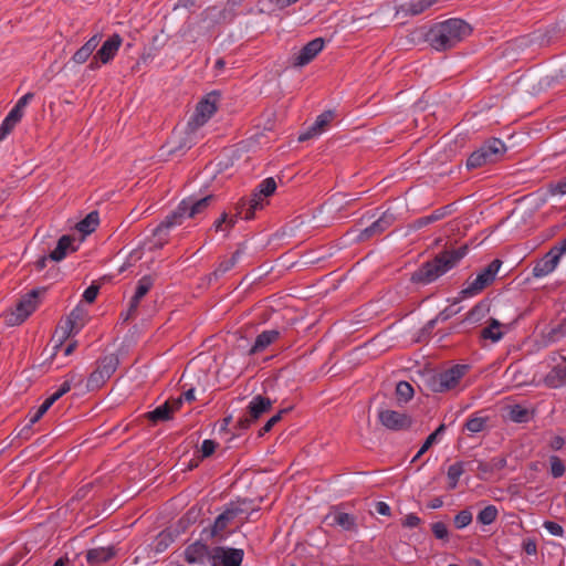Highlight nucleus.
<instances>
[{
    "instance_id": "nucleus-1",
    "label": "nucleus",
    "mask_w": 566,
    "mask_h": 566,
    "mask_svg": "<svg viewBox=\"0 0 566 566\" xmlns=\"http://www.w3.org/2000/svg\"><path fill=\"white\" fill-rule=\"evenodd\" d=\"M468 252L469 248L467 244H463L458 249H446L436 254L431 260L423 262L416 271H413L411 273L410 281L423 286L431 284L454 269Z\"/></svg>"
},
{
    "instance_id": "nucleus-2",
    "label": "nucleus",
    "mask_w": 566,
    "mask_h": 566,
    "mask_svg": "<svg viewBox=\"0 0 566 566\" xmlns=\"http://www.w3.org/2000/svg\"><path fill=\"white\" fill-rule=\"evenodd\" d=\"M472 33V28L462 19H448L433 24L426 33V41L437 51H447Z\"/></svg>"
},
{
    "instance_id": "nucleus-3",
    "label": "nucleus",
    "mask_w": 566,
    "mask_h": 566,
    "mask_svg": "<svg viewBox=\"0 0 566 566\" xmlns=\"http://www.w3.org/2000/svg\"><path fill=\"white\" fill-rule=\"evenodd\" d=\"M212 200V195L200 199L188 197L181 200L177 208L155 228L154 235L161 239L163 234L166 235L171 228L181 224L186 218H195L205 212Z\"/></svg>"
},
{
    "instance_id": "nucleus-4",
    "label": "nucleus",
    "mask_w": 566,
    "mask_h": 566,
    "mask_svg": "<svg viewBox=\"0 0 566 566\" xmlns=\"http://www.w3.org/2000/svg\"><path fill=\"white\" fill-rule=\"evenodd\" d=\"M507 148L505 144L499 138H490L484 142L476 150L471 153L467 159V168L469 170L480 168L484 165L494 164L499 161Z\"/></svg>"
},
{
    "instance_id": "nucleus-5",
    "label": "nucleus",
    "mask_w": 566,
    "mask_h": 566,
    "mask_svg": "<svg viewBox=\"0 0 566 566\" xmlns=\"http://www.w3.org/2000/svg\"><path fill=\"white\" fill-rule=\"evenodd\" d=\"M469 368V365H454L441 373L431 374L426 380L427 387L432 392H444L453 389Z\"/></svg>"
},
{
    "instance_id": "nucleus-6",
    "label": "nucleus",
    "mask_w": 566,
    "mask_h": 566,
    "mask_svg": "<svg viewBox=\"0 0 566 566\" xmlns=\"http://www.w3.org/2000/svg\"><path fill=\"white\" fill-rule=\"evenodd\" d=\"M273 400L269 397L262 395L254 396L248 403L244 415H242L234 424V429L238 432L233 434H240L241 431L248 430L264 413L271 410Z\"/></svg>"
},
{
    "instance_id": "nucleus-7",
    "label": "nucleus",
    "mask_w": 566,
    "mask_h": 566,
    "mask_svg": "<svg viewBox=\"0 0 566 566\" xmlns=\"http://www.w3.org/2000/svg\"><path fill=\"white\" fill-rule=\"evenodd\" d=\"M119 358L116 354H108L96 361V368L87 378L86 387L90 391L101 388L116 371Z\"/></svg>"
},
{
    "instance_id": "nucleus-8",
    "label": "nucleus",
    "mask_w": 566,
    "mask_h": 566,
    "mask_svg": "<svg viewBox=\"0 0 566 566\" xmlns=\"http://www.w3.org/2000/svg\"><path fill=\"white\" fill-rule=\"evenodd\" d=\"M566 253L565 239L551 248V250L539 260H537L532 269L534 277H544L551 274L558 265L560 258Z\"/></svg>"
},
{
    "instance_id": "nucleus-9",
    "label": "nucleus",
    "mask_w": 566,
    "mask_h": 566,
    "mask_svg": "<svg viewBox=\"0 0 566 566\" xmlns=\"http://www.w3.org/2000/svg\"><path fill=\"white\" fill-rule=\"evenodd\" d=\"M276 189V182L273 177L265 178L254 189L251 198H249V209L245 213V220L254 218L255 211L264 208V199L274 193Z\"/></svg>"
},
{
    "instance_id": "nucleus-10",
    "label": "nucleus",
    "mask_w": 566,
    "mask_h": 566,
    "mask_svg": "<svg viewBox=\"0 0 566 566\" xmlns=\"http://www.w3.org/2000/svg\"><path fill=\"white\" fill-rule=\"evenodd\" d=\"M41 293L40 290H32L25 294L17 304L14 312H12L7 322L9 325H20L23 323L36 308L38 297Z\"/></svg>"
},
{
    "instance_id": "nucleus-11",
    "label": "nucleus",
    "mask_w": 566,
    "mask_h": 566,
    "mask_svg": "<svg viewBox=\"0 0 566 566\" xmlns=\"http://www.w3.org/2000/svg\"><path fill=\"white\" fill-rule=\"evenodd\" d=\"M549 360L554 366L543 378V384L549 389H558L566 386V356L552 353Z\"/></svg>"
},
{
    "instance_id": "nucleus-12",
    "label": "nucleus",
    "mask_w": 566,
    "mask_h": 566,
    "mask_svg": "<svg viewBox=\"0 0 566 566\" xmlns=\"http://www.w3.org/2000/svg\"><path fill=\"white\" fill-rule=\"evenodd\" d=\"M244 552L241 548L214 546L211 548L210 566H241Z\"/></svg>"
},
{
    "instance_id": "nucleus-13",
    "label": "nucleus",
    "mask_w": 566,
    "mask_h": 566,
    "mask_svg": "<svg viewBox=\"0 0 566 566\" xmlns=\"http://www.w3.org/2000/svg\"><path fill=\"white\" fill-rule=\"evenodd\" d=\"M325 46L323 38H315L307 42L296 54L292 56L294 67H303L311 63Z\"/></svg>"
},
{
    "instance_id": "nucleus-14",
    "label": "nucleus",
    "mask_w": 566,
    "mask_h": 566,
    "mask_svg": "<svg viewBox=\"0 0 566 566\" xmlns=\"http://www.w3.org/2000/svg\"><path fill=\"white\" fill-rule=\"evenodd\" d=\"M218 99L219 93L217 92H211L201 99L196 106V111L190 123H193L196 126H202L206 124L217 112Z\"/></svg>"
},
{
    "instance_id": "nucleus-15",
    "label": "nucleus",
    "mask_w": 566,
    "mask_h": 566,
    "mask_svg": "<svg viewBox=\"0 0 566 566\" xmlns=\"http://www.w3.org/2000/svg\"><path fill=\"white\" fill-rule=\"evenodd\" d=\"M378 419L385 428L392 431L406 430L412 423L408 415L390 409L379 410Z\"/></svg>"
},
{
    "instance_id": "nucleus-16",
    "label": "nucleus",
    "mask_w": 566,
    "mask_h": 566,
    "mask_svg": "<svg viewBox=\"0 0 566 566\" xmlns=\"http://www.w3.org/2000/svg\"><path fill=\"white\" fill-rule=\"evenodd\" d=\"M86 311L77 305L72 310L64 324L59 328L63 331V337L69 338L71 335L77 334L85 324Z\"/></svg>"
},
{
    "instance_id": "nucleus-17",
    "label": "nucleus",
    "mask_w": 566,
    "mask_h": 566,
    "mask_svg": "<svg viewBox=\"0 0 566 566\" xmlns=\"http://www.w3.org/2000/svg\"><path fill=\"white\" fill-rule=\"evenodd\" d=\"M326 518L332 520V526H339L343 531L354 533L358 531L357 517L353 514L343 512L339 506L332 507V511Z\"/></svg>"
},
{
    "instance_id": "nucleus-18",
    "label": "nucleus",
    "mask_w": 566,
    "mask_h": 566,
    "mask_svg": "<svg viewBox=\"0 0 566 566\" xmlns=\"http://www.w3.org/2000/svg\"><path fill=\"white\" fill-rule=\"evenodd\" d=\"M394 220L395 217L392 213L384 212L376 221L359 232L357 240L366 241L377 234L382 233L392 224Z\"/></svg>"
},
{
    "instance_id": "nucleus-19",
    "label": "nucleus",
    "mask_w": 566,
    "mask_h": 566,
    "mask_svg": "<svg viewBox=\"0 0 566 566\" xmlns=\"http://www.w3.org/2000/svg\"><path fill=\"white\" fill-rule=\"evenodd\" d=\"M334 118L333 111H325L319 114L315 122L298 136V142L303 143L321 135Z\"/></svg>"
},
{
    "instance_id": "nucleus-20",
    "label": "nucleus",
    "mask_w": 566,
    "mask_h": 566,
    "mask_svg": "<svg viewBox=\"0 0 566 566\" xmlns=\"http://www.w3.org/2000/svg\"><path fill=\"white\" fill-rule=\"evenodd\" d=\"M211 548L207 544L197 541L188 545L185 549V559L189 564H205L210 563Z\"/></svg>"
},
{
    "instance_id": "nucleus-21",
    "label": "nucleus",
    "mask_w": 566,
    "mask_h": 566,
    "mask_svg": "<svg viewBox=\"0 0 566 566\" xmlns=\"http://www.w3.org/2000/svg\"><path fill=\"white\" fill-rule=\"evenodd\" d=\"M122 43L123 39L118 33L112 34L96 51L97 59H99L103 64L109 63L117 54Z\"/></svg>"
},
{
    "instance_id": "nucleus-22",
    "label": "nucleus",
    "mask_w": 566,
    "mask_h": 566,
    "mask_svg": "<svg viewBox=\"0 0 566 566\" xmlns=\"http://www.w3.org/2000/svg\"><path fill=\"white\" fill-rule=\"evenodd\" d=\"M102 40V34L96 33L91 36L72 56V61L76 64L85 63L96 50Z\"/></svg>"
},
{
    "instance_id": "nucleus-23",
    "label": "nucleus",
    "mask_w": 566,
    "mask_h": 566,
    "mask_svg": "<svg viewBox=\"0 0 566 566\" xmlns=\"http://www.w3.org/2000/svg\"><path fill=\"white\" fill-rule=\"evenodd\" d=\"M75 239L72 235L65 234L62 235L55 249L49 254L50 260L54 262L62 261L69 252H74L77 250V247L74 245Z\"/></svg>"
},
{
    "instance_id": "nucleus-24",
    "label": "nucleus",
    "mask_w": 566,
    "mask_h": 566,
    "mask_svg": "<svg viewBox=\"0 0 566 566\" xmlns=\"http://www.w3.org/2000/svg\"><path fill=\"white\" fill-rule=\"evenodd\" d=\"M234 518L235 517L233 515V512H231L229 506H227V509L216 517L213 524L210 526L209 536L211 538L220 537L222 539V533L233 522Z\"/></svg>"
},
{
    "instance_id": "nucleus-25",
    "label": "nucleus",
    "mask_w": 566,
    "mask_h": 566,
    "mask_svg": "<svg viewBox=\"0 0 566 566\" xmlns=\"http://www.w3.org/2000/svg\"><path fill=\"white\" fill-rule=\"evenodd\" d=\"M452 206L453 205H447L444 207L436 209L428 216L416 219L413 221L412 227L415 229H421L423 227H427L436 221H439V220L446 218L447 216L452 213V211H453Z\"/></svg>"
},
{
    "instance_id": "nucleus-26",
    "label": "nucleus",
    "mask_w": 566,
    "mask_h": 566,
    "mask_svg": "<svg viewBox=\"0 0 566 566\" xmlns=\"http://www.w3.org/2000/svg\"><path fill=\"white\" fill-rule=\"evenodd\" d=\"M244 253V245L240 244L239 248L232 253L231 258L228 260L221 261L218 266L214 269V271L210 274V280L213 277L214 280H218L222 275H224L227 272L232 270L235 264L239 262L241 255Z\"/></svg>"
},
{
    "instance_id": "nucleus-27",
    "label": "nucleus",
    "mask_w": 566,
    "mask_h": 566,
    "mask_svg": "<svg viewBox=\"0 0 566 566\" xmlns=\"http://www.w3.org/2000/svg\"><path fill=\"white\" fill-rule=\"evenodd\" d=\"M116 555V549L114 546L108 547H96L88 549L86 553V560L91 565L106 563L111 560Z\"/></svg>"
},
{
    "instance_id": "nucleus-28",
    "label": "nucleus",
    "mask_w": 566,
    "mask_h": 566,
    "mask_svg": "<svg viewBox=\"0 0 566 566\" xmlns=\"http://www.w3.org/2000/svg\"><path fill=\"white\" fill-rule=\"evenodd\" d=\"M280 337V332L276 329L263 331L255 338L254 344L249 350L250 355H254L264 350L269 345L275 342Z\"/></svg>"
},
{
    "instance_id": "nucleus-29",
    "label": "nucleus",
    "mask_w": 566,
    "mask_h": 566,
    "mask_svg": "<svg viewBox=\"0 0 566 566\" xmlns=\"http://www.w3.org/2000/svg\"><path fill=\"white\" fill-rule=\"evenodd\" d=\"M438 2L439 0H410L400 6V11L407 15H418Z\"/></svg>"
},
{
    "instance_id": "nucleus-30",
    "label": "nucleus",
    "mask_w": 566,
    "mask_h": 566,
    "mask_svg": "<svg viewBox=\"0 0 566 566\" xmlns=\"http://www.w3.org/2000/svg\"><path fill=\"white\" fill-rule=\"evenodd\" d=\"M476 470L481 474L479 476L482 478V475H491L494 474L495 472L501 471L506 467L507 461L505 457H495L488 462L479 460L476 461Z\"/></svg>"
},
{
    "instance_id": "nucleus-31",
    "label": "nucleus",
    "mask_w": 566,
    "mask_h": 566,
    "mask_svg": "<svg viewBox=\"0 0 566 566\" xmlns=\"http://www.w3.org/2000/svg\"><path fill=\"white\" fill-rule=\"evenodd\" d=\"M506 411V417L515 423H526L534 416L533 411L517 403L507 406Z\"/></svg>"
},
{
    "instance_id": "nucleus-32",
    "label": "nucleus",
    "mask_w": 566,
    "mask_h": 566,
    "mask_svg": "<svg viewBox=\"0 0 566 566\" xmlns=\"http://www.w3.org/2000/svg\"><path fill=\"white\" fill-rule=\"evenodd\" d=\"M145 418L153 424L170 420L172 418L170 405L164 402L154 410L146 412Z\"/></svg>"
},
{
    "instance_id": "nucleus-33",
    "label": "nucleus",
    "mask_w": 566,
    "mask_h": 566,
    "mask_svg": "<svg viewBox=\"0 0 566 566\" xmlns=\"http://www.w3.org/2000/svg\"><path fill=\"white\" fill-rule=\"evenodd\" d=\"M490 311V302L489 300L484 298L476 303L467 314L465 322H469L470 324H475L480 322L482 318L485 317V315Z\"/></svg>"
},
{
    "instance_id": "nucleus-34",
    "label": "nucleus",
    "mask_w": 566,
    "mask_h": 566,
    "mask_svg": "<svg viewBox=\"0 0 566 566\" xmlns=\"http://www.w3.org/2000/svg\"><path fill=\"white\" fill-rule=\"evenodd\" d=\"M179 531L171 528L164 530L158 534L155 541L154 549L156 553L165 552L176 539Z\"/></svg>"
},
{
    "instance_id": "nucleus-35",
    "label": "nucleus",
    "mask_w": 566,
    "mask_h": 566,
    "mask_svg": "<svg viewBox=\"0 0 566 566\" xmlns=\"http://www.w3.org/2000/svg\"><path fill=\"white\" fill-rule=\"evenodd\" d=\"M502 323L496 318H490L489 326L484 327L480 332V337L483 339H490L493 343H497L503 338V332H501Z\"/></svg>"
},
{
    "instance_id": "nucleus-36",
    "label": "nucleus",
    "mask_w": 566,
    "mask_h": 566,
    "mask_svg": "<svg viewBox=\"0 0 566 566\" xmlns=\"http://www.w3.org/2000/svg\"><path fill=\"white\" fill-rule=\"evenodd\" d=\"M99 224V217L97 211H91L84 219H82L77 224L76 229L78 232L84 235L91 234L95 231L97 226Z\"/></svg>"
},
{
    "instance_id": "nucleus-37",
    "label": "nucleus",
    "mask_w": 566,
    "mask_h": 566,
    "mask_svg": "<svg viewBox=\"0 0 566 566\" xmlns=\"http://www.w3.org/2000/svg\"><path fill=\"white\" fill-rule=\"evenodd\" d=\"M485 287L483 283H481L478 277H469L464 284V287L459 292L460 300L473 297L480 294Z\"/></svg>"
},
{
    "instance_id": "nucleus-38",
    "label": "nucleus",
    "mask_w": 566,
    "mask_h": 566,
    "mask_svg": "<svg viewBox=\"0 0 566 566\" xmlns=\"http://www.w3.org/2000/svg\"><path fill=\"white\" fill-rule=\"evenodd\" d=\"M471 463L472 462L465 463L462 461H458L448 468L447 476H448V482H449L448 483L449 490H454L458 486L459 479L464 472L465 464H471Z\"/></svg>"
},
{
    "instance_id": "nucleus-39",
    "label": "nucleus",
    "mask_w": 566,
    "mask_h": 566,
    "mask_svg": "<svg viewBox=\"0 0 566 566\" xmlns=\"http://www.w3.org/2000/svg\"><path fill=\"white\" fill-rule=\"evenodd\" d=\"M446 429V424L441 423L432 433H430L411 462H416L418 459H420V457L424 454L433 443L437 442L438 438L444 433Z\"/></svg>"
},
{
    "instance_id": "nucleus-40",
    "label": "nucleus",
    "mask_w": 566,
    "mask_h": 566,
    "mask_svg": "<svg viewBox=\"0 0 566 566\" xmlns=\"http://www.w3.org/2000/svg\"><path fill=\"white\" fill-rule=\"evenodd\" d=\"M497 515L499 511L496 506L490 504L479 512L476 521L482 525H490L495 522Z\"/></svg>"
},
{
    "instance_id": "nucleus-41",
    "label": "nucleus",
    "mask_w": 566,
    "mask_h": 566,
    "mask_svg": "<svg viewBox=\"0 0 566 566\" xmlns=\"http://www.w3.org/2000/svg\"><path fill=\"white\" fill-rule=\"evenodd\" d=\"M413 388L408 381H399L396 386V397L399 402H408L413 397Z\"/></svg>"
},
{
    "instance_id": "nucleus-42",
    "label": "nucleus",
    "mask_w": 566,
    "mask_h": 566,
    "mask_svg": "<svg viewBox=\"0 0 566 566\" xmlns=\"http://www.w3.org/2000/svg\"><path fill=\"white\" fill-rule=\"evenodd\" d=\"M552 36H546V34H542L538 32H534L527 36H523L517 39L520 46L528 45L532 43H538V45H547L551 43Z\"/></svg>"
},
{
    "instance_id": "nucleus-43",
    "label": "nucleus",
    "mask_w": 566,
    "mask_h": 566,
    "mask_svg": "<svg viewBox=\"0 0 566 566\" xmlns=\"http://www.w3.org/2000/svg\"><path fill=\"white\" fill-rule=\"evenodd\" d=\"M486 422V417L472 416L464 423V429L470 433H479L485 429Z\"/></svg>"
},
{
    "instance_id": "nucleus-44",
    "label": "nucleus",
    "mask_w": 566,
    "mask_h": 566,
    "mask_svg": "<svg viewBox=\"0 0 566 566\" xmlns=\"http://www.w3.org/2000/svg\"><path fill=\"white\" fill-rule=\"evenodd\" d=\"M66 377L67 378L63 381V384L60 386V388L54 394H52L50 397H48V399L51 400L52 403H54L62 396H64L65 394H67L71 390V387L75 381L76 375L69 374Z\"/></svg>"
},
{
    "instance_id": "nucleus-45",
    "label": "nucleus",
    "mask_w": 566,
    "mask_h": 566,
    "mask_svg": "<svg viewBox=\"0 0 566 566\" xmlns=\"http://www.w3.org/2000/svg\"><path fill=\"white\" fill-rule=\"evenodd\" d=\"M52 405L53 403L51 400L46 398L34 413H30L29 423L24 427V429H31L32 426L44 416V413L51 408Z\"/></svg>"
},
{
    "instance_id": "nucleus-46",
    "label": "nucleus",
    "mask_w": 566,
    "mask_h": 566,
    "mask_svg": "<svg viewBox=\"0 0 566 566\" xmlns=\"http://www.w3.org/2000/svg\"><path fill=\"white\" fill-rule=\"evenodd\" d=\"M565 328L563 324H557L554 327H551L547 332L544 333V338L546 343H556L565 336Z\"/></svg>"
},
{
    "instance_id": "nucleus-47",
    "label": "nucleus",
    "mask_w": 566,
    "mask_h": 566,
    "mask_svg": "<svg viewBox=\"0 0 566 566\" xmlns=\"http://www.w3.org/2000/svg\"><path fill=\"white\" fill-rule=\"evenodd\" d=\"M501 266L502 261L500 259H494L488 266L482 269L480 272L486 280L490 281V283H493Z\"/></svg>"
},
{
    "instance_id": "nucleus-48",
    "label": "nucleus",
    "mask_w": 566,
    "mask_h": 566,
    "mask_svg": "<svg viewBox=\"0 0 566 566\" xmlns=\"http://www.w3.org/2000/svg\"><path fill=\"white\" fill-rule=\"evenodd\" d=\"M472 518H473V515H472L471 511L469 509H464V510L460 511L454 516V520H453L454 526L458 530H462L471 524Z\"/></svg>"
},
{
    "instance_id": "nucleus-49",
    "label": "nucleus",
    "mask_w": 566,
    "mask_h": 566,
    "mask_svg": "<svg viewBox=\"0 0 566 566\" xmlns=\"http://www.w3.org/2000/svg\"><path fill=\"white\" fill-rule=\"evenodd\" d=\"M291 408H284L280 410L276 415L272 416L264 426L259 430V437H263L265 433L270 432L272 428L282 420L284 413H286Z\"/></svg>"
},
{
    "instance_id": "nucleus-50",
    "label": "nucleus",
    "mask_w": 566,
    "mask_h": 566,
    "mask_svg": "<svg viewBox=\"0 0 566 566\" xmlns=\"http://www.w3.org/2000/svg\"><path fill=\"white\" fill-rule=\"evenodd\" d=\"M551 464V474L553 478L557 479L564 475L566 468L562 459L557 455L549 457Z\"/></svg>"
},
{
    "instance_id": "nucleus-51",
    "label": "nucleus",
    "mask_w": 566,
    "mask_h": 566,
    "mask_svg": "<svg viewBox=\"0 0 566 566\" xmlns=\"http://www.w3.org/2000/svg\"><path fill=\"white\" fill-rule=\"evenodd\" d=\"M154 285V279L151 275H144L138 282L136 286L135 293L138 296L144 297L153 287Z\"/></svg>"
},
{
    "instance_id": "nucleus-52",
    "label": "nucleus",
    "mask_w": 566,
    "mask_h": 566,
    "mask_svg": "<svg viewBox=\"0 0 566 566\" xmlns=\"http://www.w3.org/2000/svg\"><path fill=\"white\" fill-rule=\"evenodd\" d=\"M238 15L237 10L232 9L228 4L224 8H219L218 18L214 20L217 23H230Z\"/></svg>"
},
{
    "instance_id": "nucleus-53",
    "label": "nucleus",
    "mask_w": 566,
    "mask_h": 566,
    "mask_svg": "<svg viewBox=\"0 0 566 566\" xmlns=\"http://www.w3.org/2000/svg\"><path fill=\"white\" fill-rule=\"evenodd\" d=\"M218 13H219V7H217V6L208 7L207 9H205L201 12V20L203 22H207L209 28L214 27L216 24H218L217 22H214V20L218 18Z\"/></svg>"
},
{
    "instance_id": "nucleus-54",
    "label": "nucleus",
    "mask_w": 566,
    "mask_h": 566,
    "mask_svg": "<svg viewBox=\"0 0 566 566\" xmlns=\"http://www.w3.org/2000/svg\"><path fill=\"white\" fill-rule=\"evenodd\" d=\"M460 296L454 301L453 304H451L450 306L446 307L444 310H442L438 316H437V319H440L441 322H446L448 321L449 318H451L452 316L457 315L460 311H461V307H457V304L460 302Z\"/></svg>"
},
{
    "instance_id": "nucleus-55",
    "label": "nucleus",
    "mask_w": 566,
    "mask_h": 566,
    "mask_svg": "<svg viewBox=\"0 0 566 566\" xmlns=\"http://www.w3.org/2000/svg\"><path fill=\"white\" fill-rule=\"evenodd\" d=\"M431 531L436 538L448 541L449 539V531L447 525L443 522H434L431 524Z\"/></svg>"
},
{
    "instance_id": "nucleus-56",
    "label": "nucleus",
    "mask_w": 566,
    "mask_h": 566,
    "mask_svg": "<svg viewBox=\"0 0 566 566\" xmlns=\"http://www.w3.org/2000/svg\"><path fill=\"white\" fill-rule=\"evenodd\" d=\"M191 146L188 145L186 139H182L178 143V145H171V143H168L164 148H167V155L174 156L178 154H184L187 149H189Z\"/></svg>"
},
{
    "instance_id": "nucleus-57",
    "label": "nucleus",
    "mask_w": 566,
    "mask_h": 566,
    "mask_svg": "<svg viewBox=\"0 0 566 566\" xmlns=\"http://www.w3.org/2000/svg\"><path fill=\"white\" fill-rule=\"evenodd\" d=\"M548 192L552 195V196H556V195H560V196H564L566 195V177L556 181V182H551L548 185Z\"/></svg>"
},
{
    "instance_id": "nucleus-58",
    "label": "nucleus",
    "mask_w": 566,
    "mask_h": 566,
    "mask_svg": "<svg viewBox=\"0 0 566 566\" xmlns=\"http://www.w3.org/2000/svg\"><path fill=\"white\" fill-rule=\"evenodd\" d=\"M251 503L250 500L244 499L239 501L237 504L231 502L228 506L233 512L234 517H237L240 514H243L248 511V505Z\"/></svg>"
},
{
    "instance_id": "nucleus-59",
    "label": "nucleus",
    "mask_w": 566,
    "mask_h": 566,
    "mask_svg": "<svg viewBox=\"0 0 566 566\" xmlns=\"http://www.w3.org/2000/svg\"><path fill=\"white\" fill-rule=\"evenodd\" d=\"M217 446H218V443L213 440H210V439L203 440L202 444H201V449H200L201 458L205 459V458L212 455L213 452L216 451Z\"/></svg>"
},
{
    "instance_id": "nucleus-60",
    "label": "nucleus",
    "mask_w": 566,
    "mask_h": 566,
    "mask_svg": "<svg viewBox=\"0 0 566 566\" xmlns=\"http://www.w3.org/2000/svg\"><path fill=\"white\" fill-rule=\"evenodd\" d=\"M545 530L554 535V536H563L564 535V528L560 524L553 522V521H545L544 525Z\"/></svg>"
},
{
    "instance_id": "nucleus-61",
    "label": "nucleus",
    "mask_w": 566,
    "mask_h": 566,
    "mask_svg": "<svg viewBox=\"0 0 566 566\" xmlns=\"http://www.w3.org/2000/svg\"><path fill=\"white\" fill-rule=\"evenodd\" d=\"M522 548L527 555L537 554V543L534 538L528 537L523 539Z\"/></svg>"
},
{
    "instance_id": "nucleus-62",
    "label": "nucleus",
    "mask_w": 566,
    "mask_h": 566,
    "mask_svg": "<svg viewBox=\"0 0 566 566\" xmlns=\"http://www.w3.org/2000/svg\"><path fill=\"white\" fill-rule=\"evenodd\" d=\"M99 286L92 284L83 293V298L87 303H93L96 300V296L98 294Z\"/></svg>"
},
{
    "instance_id": "nucleus-63",
    "label": "nucleus",
    "mask_w": 566,
    "mask_h": 566,
    "mask_svg": "<svg viewBox=\"0 0 566 566\" xmlns=\"http://www.w3.org/2000/svg\"><path fill=\"white\" fill-rule=\"evenodd\" d=\"M421 523V518L413 513L406 515L402 520L401 525L407 528L417 527Z\"/></svg>"
},
{
    "instance_id": "nucleus-64",
    "label": "nucleus",
    "mask_w": 566,
    "mask_h": 566,
    "mask_svg": "<svg viewBox=\"0 0 566 566\" xmlns=\"http://www.w3.org/2000/svg\"><path fill=\"white\" fill-rule=\"evenodd\" d=\"M14 124L10 122L7 117L0 125V142L3 140L14 128Z\"/></svg>"
}]
</instances>
